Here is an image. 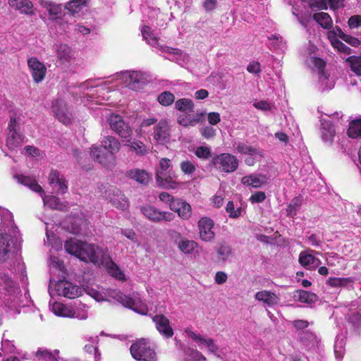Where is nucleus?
I'll return each mask as SVG.
<instances>
[{
	"instance_id": "nucleus-1",
	"label": "nucleus",
	"mask_w": 361,
	"mask_h": 361,
	"mask_svg": "<svg viewBox=\"0 0 361 361\" xmlns=\"http://www.w3.org/2000/svg\"><path fill=\"white\" fill-rule=\"evenodd\" d=\"M171 167V161L169 159L161 158L159 160V166L155 171V180L159 187L174 190L180 186V183L174 180L176 175Z\"/></svg>"
},
{
	"instance_id": "nucleus-2",
	"label": "nucleus",
	"mask_w": 361,
	"mask_h": 361,
	"mask_svg": "<svg viewBox=\"0 0 361 361\" xmlns=\"http://www.w3.org/2000/svg\"><path fill=\"white\" fill-rule=\"evenodd\" d=\"M238 162L235 156L229 153H222L213 157L210 165L220 171L232 173L238 169Z\"/></svg>"
},
{
	"instance_id": "nucleus-3",
	"label": "nucleus",
	"mask_w": 361,
	"mask_h": 361,
	"mask_svg": "<svg viewBox=\"0 0 361 361\" xmlns=\"http://www.w3.org/2000/svg\"><path fill=\"white\" fill-rule=\"evenodd\" d=\"M107 121L110 128L114 132L122 139L126 140L128 142H130L133 135L132 128L128 123L125 122L121 115L111 114L109 116Z\"/></svg>"
},
{
	"instance_id": "nucleus-4",
	"label": "nucleus",
	"mask_w": 361,
	"mask_h": 361,
	"mask_svg": "<svg viewBox=\"0 0 361 361\" xmlns=\"http://www.w3.org/2000/svg\"><path fill=\"white\" fill-rule=\"evenodd\" d=\"M133 357L140 361H156V353L146 343L140 341L130 346Z\"/></svg>"
},
{
	"instance_id": "nucleus-5",
	"label": "nucleus",
	"mask_w": 361,
	"mask_h": 361,
	"mask_svg": "<svg viewBox=\"0 0 361 361\" xmlns=\"http://www.w3.org/2000/svg\"><path fill=\"white\" fill-rule=\"evenodd\" d=\"M90 154L93 160L106 168H111L116 164V156L100 145H93L90 147Z\"/></svg>"
},
{
	"instance_id": "nucleus-6",
	"label": "nucleus",
	"mask_w": 361,
	"mask_h": 361,
	"mask_svg": "<svg viewBox=\"0 0 361 361\" xmlns=\"http://www.w3.org/2000/svg\"><path fill=\"white\" fill-rule=\"evenodd\" d=\"M56 293L70 299L76 298L82 293V289L66 280H60L55 285Z\"/></svg>"
},
{
	"instance_id": "nucleus-7",
	"label": "nucleus",
	"mask_w": 361,
	"mask_h": 361,
	"mask_svg": "<svg viewBox=\"0 0 361 361\" xmlns=\"http://www.w3.org/2000/svg\"><path fill=\"white\" fill-rule=\"evenodd\" d=\"M52 111L59 122L66 126L71 123L72 114L68 109L63 99H57L54 101L52 103Z\"/></svg>"
},
{
	"instance_id": "nucleus-8",
	"label": "nucleus",
	"mask_w": 361,
	"mask_h": 361,
	"mask_svg": "<svg viewBox=\"0 0 361 361\" xmlns=\"http://www.w3.org/2000/svg\"><path fill=\"white\" fill-rule=\"evenodd\" d=\"M199 235L202 240L210 242L214 239V221L207 216L202 217L197 222Z\"/></svg>"
},
{
	"instance_id": "nucleus-9",
	"label": "nucleus",
	"mask_w": 361,
	"mask_h": 361,
	"mask_svg": "<svg viewBox=\"0 0 361 361\" xmlns=\"http://www.w3.org/2000/svg\"><path fill=\"white\" fill-rule=\"evenodd\" d=\"M13 245V240L10 235L0 233V263H4L11 257Z\"/></svg>"
},
{
	"instance_id": "nucleus-10",
	"label": "nucleus",
	"mask_w": 361,
	"mask_h": 361,
	"mask_svg": "<svg viewBox=\"0 0 361 361\" xmlns=\"http://www.w3.org/2000/svg\"><path fill=\"white\" fill-rule=\"evenodd\" d=\"M98 246L82 242L78 258L83 262H90L94 264L98 262V255L97 252Z\"/></svg>"
},
{
	"instance_id": "nucleus-11",
	"label": "nucleus",
	"mask_w": 361,
	"mask_h": 361,
	"mask_svg": "<svg viewBox=\"0 0 361 361\" xmlns=\"http://www.w3.org/2000/svg\"><path fill=\"white\" fill-rule=\"evenodd\" d=\"M157 330L165 338H169L173 336V330L170 326L169 319L164 314H156L152 317Z\"/></svg>"
},
{
	"instance_id": "nucleus-12",
	"label": "nucleus",
	"mask_w": 361,
	"mask_h": 361,
	"mask_svg": "<svg viewBox=\"0 0 361 361\" xmlns=\"http://www.w3.org/2000/svg\"><path fill=\"white\" fill-rule=\"evenodd\" d=\"M170 209L178 214L183 220H188L192 216V208L189 203L181 198H176L170 204Z\"/></svg>"
},
{
	"instance_id": "nucleus-13",
	"label": "nucleus",
	"mask_w": 361,
	"mask_h": 361,
	"mask_svg": "<svg viewBox=\"0 0 361 361\" xmlns=\"http://www.w3.org/2000/svg\"><path fill=\"white\" fill-rule=\"evenodd\" d=\"M27 66L35 82H39L44 80L47 73V68L44 63H41L37 58L32 57L27 60Z\"/></svg>"
},
{
	"instance_id": "nucleus-14",
	"label": "nucleus",
	"mask_w": 361,
	"mask_h": 361,
	"mask_svg": "<svg viewBox=\"0 0 361 361\" xmlns=\"http://www.w3.org/2000/svg\"><path fill=\"white\" fill-rule=\"evenodd\" d=\"M153 138L159 144L167 142L170 137V128L166 120H161L154 127Z\"/></svg>"
},
{
	"instance_id": "nucleus-15",
	"label": "nucleus",
	"mask_w": 361,
	"mask_h": 361,
	"mask_svg": "<svg viewBox=\"0 0 361 361\" xmlns=\"http://www.w3.org/2000/svg\"><path fill=\"white\" fill-rule=\"evenodd\" d=\"M114 298L121 304H122L124 307H128L136 312H138L142 314H145L147 310L146 306H142V307H138V302H137L133 298L123 294L121 292L116 293Z\"/></svg>"
},
{
	"instance_id": "nucleus-16",
	"label": "nucleus",
	"mask_w": 361,
	"mask_h": 361,
	"mask_svg": "<svg viewBox=\"0 0 361 361\" xmlns=\"http://www.w3.org/2000/svg\"><path fill=\"white\" fill-rule=\"evenodd\" d=\"M9 6L22 14L34 16L35 11L30 0H8Z\"/></svg>"
},
{
	"instance_id": "nucleus-17",
	"label": "nucleus",
	"mask_w": 361,
	"mask_h": 361,
	"mask_svg": "<svg viewBox=\"0 0 361 361\" xmlns=\"http://www.w3.org/2000/svg\"><path fill=\"white\" fill-rule=\"evenodd\" d=\"M14 178L18 183L27 186L31 190L35 192H38L41 197H43L45 194L42 188L38 184L37 180L32 176H27L23 174L14 175Z\"/></svg>"
},
{
	"instance_id": "nucleus-18",
	"label": "nucleus",
	"mask_w": 361,
	"mask_h": 361,
	"mask_svg": "<svg viewBox=\"0 0 361 361\" xmlns=\"http://www.w3.org/2000/svg\"><path fill=\"white\" fill-rule=\"evenodd\" d=\"M49 183L51 185L57 187V192L60 194H65L68 190L66 180L63 175L57 170H51L48 178Z\"/></svg>"
},
{
	"instance_id": "nucleus-19",
	"label": "nucleus",
	"mask_w": 361,
	"mask_h": 361,
	"mask_svg": "<svg viewBox=\"0 0 361 361\" xmlns=\"http://www.w3.org/2000/svg\"><path fill=\"white\" fill-rule=\"evenodd\" d=\"M233 147L235 151L240 154L263 157V154L259 149L249 145L247 142H235L233 144Z\"/></svg>"
},
{
	"instance_id": "nucleus-20",
	"label": "nucleus",
	"mask_w": 361,
	"mask_h": 361,
	"mask_svg": "<svg viewBox=\"0 0 361 361\" xmlns=\"http://www.w3.org/2000/svg\"><path fill=\"white\" fill-rule=\"evenodd\" d=\"M267 177L264 174H250L241 178L243 185L251 186L255 188H260L267 183Z\"/></svg>"
},
{
	"instance_id": "nucleus-21",
	"label": "nucleus",
	"mask_w": 361,
	"mask_h": 361,
	"mask_svg": "<svg viewBox=\"0 0 361 361\" xmlns=\"http://www.w3.org/2000/svg\"><path fill=\"white\" fill-rule=\"evenodd\" d=\"M128 87L132 90L142 89L145 85V80L142 74L137 71L129 72L128 73Z\"/></svg>"
},
{
	"instance_id": "nucleus-22",
	"label": "nucleus",
	"mask_w": 361,
	"mask_h": 361,
	"mask_svg": "<svg viewBox=\"0 0 361 361\" xmlns=\"http://www.w3.org/2000/svg\"><path fill=\"white\" fill-rule=\"evenodd\" d=\"M100 146L105 148L106 150H108L113 155L118 152L121 149L120 142L112 135L104 136L101 140Z\"/></svg>"
},
{
	"instance_id": "nucleus-23",
	"label": "nucleus",
	"mask_w": 361,
	"mask_h": 361,
	"mask_svg": "<svg viewBox=\"0 0 361 361\" xmlns=\"http://www.w3.org/2000/svg\"><path fill=\"white\" fill-rule=\"evenodd\" d=\"M320 134L323 142L328 145L332 144L336 135L334 126L331 122L322 123Z\"/></svg>"
},
{
	"instance_id": "nucleus-24",
	"label": "nucleus",
	"mask_w": 361,
	"mask_h": 361,
	"mask_svg": "<svg viewBox=\"0 0 361 361\" xmlns=\"http://www.w3.org/2000/svg\"><path fill=\"white\" fill-rule=\"evenodd\" d=\"M255 299L266 303L269 307L278 304L279 301V298L274 293L269 290L258 291L255 294Z\"/></svg>"
},
{
	"instance_id": "nucleus-25",
	"label": "nucleus",
	"mask_w": 361,
	"mask_h": 361,
	"mask_svg": "<svg viewBox=\"0 0 361 361\" xmlns=\"http://www.w3.org/2000/svg\"><path fill=\"white\" fill-rule=\"evenodd\" d=\"M127 173L130 178L143 185H147L150 180V176L145 170L135 169L128 171Z\"/></svg>"
},
{
	"instance_id": "nucleus-26",
	"label": "nucleus",
	"mask_w": 361,
	"mask_h": 361,
	"mask_svg": "<svg viewBox=\"0 0 361 361\" xmlns=\"http://www.w3.org/2000/svg\"><path fill=\"white\" fill-rule=\"evenodd\" d=\"M23 142V137L18 131L8 133L6 138V146L10 150H16L20 147Z\"/></svg>"
},
{
	"instance_id": "nucleus-27",
	"label": "nucleus",
	"mask_w": 361,
	"mask_h": 361,
	"mask_svg": "<svg viewBox=\"0 0 361 361\" xmlns=\"http://www.w3.org/2000/svg\"><path fill=\"white\" fill-rule=\"evenodd\" d=\"M143 215L153 222H160L161 212L157 208L147 205L141 207Z\"/></svg>"
},
{
	"instance_id": "nucleus-28",
	"label": "nucleus",
	"mask_w": 361,
	"mask_h": 361,
	"mask_svg": "<svg viewBox=\"0 0 361 361\" xmlns=\"http://www.w3.org/2000/svg\"><path fill=\"white\" fill-rule=\"evenodd\" d=\"M299 262L302 267L312 269L317 267L320 261L312 255L301 252L299 256Z\"/></svg>"
},
{
	"instance_id": "nucleus-29",
	"label": "nucleus",
	"mask_w": 361,
	"mask_h": 361,
	"mask_svg": "<svg viewBox=\"0 0 361 361\" xmlns=\"http://www.w3.org/2000/svg\"><path fill=\"white\" fill-rule=\"evenodd\" d=\"M312 18L324 29H330L333 25V20L327 13H315L313 14Z\"/></svg>"
},
{
	"instance_id": "nucleus-30",
	"label": "nucleus",
	"mask_w": 361,
	"mask_h": 361,
	"mask_svg": "<svg viewBox=\"0 0 361 361\" xmlns=\"http://www.w3.org/2000/svg\"><path fill=\"white\" fill-rule=\"evenodd\" d=\"M56 51L57 58L62 64L69 62L72 59L71 49L67 44H61Z\"/></svg>"
},
{
	"instance_id": "nucleus-31",
	"label": "nucleus",
	"mask_w": 361,
	"mask_h": 361,
	"mask_svg": "<svg viewBox=\"0 0 361 361\" xmlns=\"http://www.w3.org/2000/svg\"><path fill=\"white\" fill-rule=\"evenodd\" d=\"M82 243V241L81 240H78L71 238L66 240L64 243V249L68 253L78 257Z\"/></svg>"
},
{
	"instance_id": "nucleus-32",
	"label": "nucleus",
	"mask_w": 361,
	"mask_h": 361,
	"mask_svg": "<svg viewBox=\"0 0 361 361\" xmlns=\"http://www.w3.org/2000/svg\"><path fill=\"white\" fill-rule=\"evenodd\" d=\"M347 134L351 138H361V118L354 119L349 123Z\"/></svg>"
},
{
	"instance_id": "nucleus-33",
	"label": "nucleus",
	"mask_w": 361,
	"mask_h": 361,
	"mask_svg": "<svg viewBox=\"0 0 361 361\" xmlns=\"http://www.w3.org/2000/svg\"><path fill=\"white\" fill-rule=\"evenodd\" d=\"M143 38L146 42L152 47L159 46V39L154 35L152 29L147 25H143L141 29Z\"/></svg>"
},
{
	"instance_id": "nucleus-34",
	"label": "nucleus",
	"mask_w": 361,
	"mask_h": 361,
	"mask_svg": "<svg viewBox=\"0 0 361 361\" xmlns=\"http://www.w3.org/2000/svg\"><path fill=\"white\" fill-rule=\"evenodd\" d=\"M176 108L182 112L194 113V103L188 98L178 99L175 103Z\"/></svg>"
},
{
	"instance_id": "nucleus-35",
	"label": "nucleus",
	"mask_w": 361,
	"mask_h": 361,
	"mask_svg": "<svg viewBox=\"0 0 361 361\" xmlns=\"http://www.w3.org/2000/svg\"><path fill=\"white\" fill-rule=\"evenodd\" d=\"M97 252H99V253L97 255L98 256V262L97 264H100L107 268L111 263L114 262L106 249H103L98 246Z\"/></svg>"
},
{
	"instance_id": "nucleus-36",
	"label": "nucleus",
	"mask_w": 361,
	"mask_h": 361,
	"mask_svg": "<svg viewBox=\"0 0 361 361\" xmlns=\"http://www.w3.org/2000/svg\"><path fill=\"white\" fill-rule=\"evenodd\" d=\"M106 269L109 274L112 277L115 278L116 279L121 281H126L124 272L118 267V266L115 262L111 263V265Z\"/></svg>"
},
{
	"instance_id": "nucleus-37",
	"label": "nucleus",
	"mask_w": 361,
	"mask_h": 361,
	"mask_svg": "<svg viewBox=\"0 0 361 361\" xmlns=\"http://www.w3.org/2000/svg\"><path fill=\"white\" fill-rule=\"evenodd\" d=\"M346 62L349 63L353 73L357 75H361V56H350L346 59Z\"/></svg>"
},
{
	"instance_id": "nucleus-38",
	"label": "nucleus",
	"mask_w": 361,
	"mask_h": 361,
	"mask_svg": "<svg viewBox=\"0 0 361 361\" xmlns=\"http://www.w3.org/2000/svg\"><path fill=\"white\" fill-rule=\"evenodd\" d=\"M353 280L350 277L348 278H337L331 277L327 281L326 283L332 288L345 287L351 283Z\"/></svg>"
},
{
	"instance_id": "nucleus-39",
	"label": "nucleus",
	"mask_w": 361,
	"mask_h": 361,
	"mask_svg": "<svg viewBox=\"0 0 361 361\" xmlns=\"http://www.w3.org/2000/svg\"><path fill=\"white\" fill-rule=\"evenodd\" d=\"M298 300L304 303L312 304L317 301V296L316 294L303 290H299Z\"/></svg>"
},
{
	"instance_id": "nucleus-40",
	"label": "nucleus",
	"mask_w": 361,
	"mask_h": 361,
	"mask_svg": "<svg viewBox=\"0 0 361 361\" xmlns=\"http://www.w3.org/2000/svg\"><path fill=\"white\" fill-rule=\"evenodd\" d=\"M218 258L221 262H226L232 254L231 247L225 244H221L216 247Z\"/></svg>"
},
{
	"instance_id": "nucleus-41",
	"label": "nucleus",
	"mask_w": 361,
	"mask_h": 361,
	"mask_svg": "<svg viewBox=\"0 0 361 361\" xmlns=\"http://www.w3.org/2000/svg\"><path fill=\"white\" fill-rule=\"evenodd\" d=\"M157 100L161 105L168 106L174 102L175 96L171 92L165 91L158 96Z\"/></svg>"
},
{
	"instance_id": "nucleus-42",
	"label": "nucleus",
	"mask_w": 361,
	"mask_h": 361,
	"mask_svg": "<svg viewBox=\"0 0 361 361\" xmlns=\"http://www.w3.org/2000/svg\"><path fill=\"white\" fill-rule=\"evenodd\" d=\"M42 6L48 11L50 16L57 17L62 11L61 5L52 1H46L42 4Z\"/></svg>"
},
{
	"instance_id": "nucleus-43",
	"label": "nucleus",
	"mask_w": 361,
	"mask_h": 361,
	"mask_svg": "<svg viewBox=\"0 0 361 361\" xmlns=\"http://www.w3.org/2000/svg\"><path fill=\"white\" fill-rule=\"evenodd\" d=\"M338 37L345 42L353 47H358L360 45L361 42L357 38L344 33L340 28L338 29Z\"/></svg>"
},
{
	"instance_id": "nucleus-44",
	"label": "nucleus",
	"mask_w": 361,
	"mask_h": 361,
	"mask_svg": "<svg viewBox=\"0 0 361 361\" xmlns=\"http://www.w3.org/2000/svg\"><path fill=\"white\" fill-rule=\"evenodd\" d=\"M226 211L228 214L230 218L236 219L241 216L243 209L241 207L235 209L233 202L229 201L226 204Z\"/></svg>"
},
{
	"instance_id": "nucleus-45",
	"label": "nucleus",
	"mask_w": 361,
	"mask_h": 361,
	"mask_svg": "<svg viewBox=\"0 0 361 361\" xmlns=\"http://www.w3.org/2000/svg\"><path fill=\"white\" fill-rule=\"evenodd\" d=\"M197 166L194 161L188 160L183 161L180 164L181 171L186 175L193 173L196 171Z\"/></svg>"
},
{
	"instance_id": "nucleus-46",
	"label": "nucleus",
	"mask_w": 361,
	"mask_h": 361,
	"mask_svg": "<svg viewBox=\"0 0 361 361\" xmlns=\"http://www.w3.org/2000/svg\"><path fill=\"white\" fill-rule=\"evenodd\" d=\"M197 245V243L194 240H185L179 243L178 247L185 253H191Z\"/></svg>"
},
{
	"instance_id": "nucleus-47",
	"label": "nucleus",
	"mask_w": 361,
	"mask_h": 361,
	"mask_svg": "<svg viewBox=\"0 0 361 361\" xmlns=\"http://www.w3.org/2000/svg\"><path fill=\"white\" fill-rule=\"evenodd\" d=\"M52 310L54 312V314L57 316L69 317V314L68 313L69 312V310L65 305L62 303L55 302L52 305Z\"/></svg>"
},
{
	"instance_id": "nucleus-48",
	"label": "nucleus",
	"mask_w": 361,
	"mask_h": 361,
	"mask_svg": "<svg viewBox=\"0 0 361 361\" xmlns=\"http://www.w3.org/2000/svg\"><path fill=\"white\" fill-rule=\"evenodd\" d=\"M195 154L198 158L202 159H208L212 157L210 148L206 146L197 147L195 150Z\"/></svg>"
},
{
	"instance_id": "nucleus-49",
	"label": "nucleus",
	"mask_w": 361,
	"mask_h": 361,
	"mask_svg": "<svg viewBox=\"0 0 361 361\" xmlns=\"http://www.w3.org/2000/svg\"><path fill=\"white\" fill-rule=\"evenodd\" d=\"M47 204L54 209L63 210L66 208V204L61 202L59 197L56 196H50L47 200Z\"/></svg>"
},
{
	"instance_id": "nucleus-50",
	"label": "nucleus",
	"mask_w": 361,
	"mask_h": 361,
	"mask_svg": "<svg viewBox=\"0 0 361 361\" xmlns=\"http://www.w3.org/2000/svg\"><path fill=\"white\" fill-rule=\"evenodd\" d=\"M332 46L336 49L338 51L343 52L345 54H351L352 49L346 46L344 43H343L338 39H334L331 40Z\"/></svg>"
},
{
	"instance_id": "nucleus-51",
	"label": "nucleus",
	"mask_w": 361,
	"mask_h": 361,
	"mask_svg": "<svg viewBox=\"0 0 361 361\" xmlns=\"http://www.w3.org/2000/svg\"><path fill=\"white\" fill-rule=\"evenodd\" d=\"M128 145L133 148L137 154H145L147 153L145 145L140 141L133 142Z\"/></svg>"
},
{
	"instance_id": "nucleus-52",
	"label": "nucleus",
	"mask_w": 361,
	"mask_h": 361,
	"mask_svg": "<svg viewBox=\"0 0 361 361\" xmlns=\"http://www.w3.org/2000/svg\"><path fill=\"white\" fill-rule=\"evenodd\" d=\"M266 199V194L262 191H257L253 193L250 197V201L252 203H261Z\"/></svg>"
},
{
	"instance_id": "nucleus-53",
	"label": "nucleus",
	"mask_w": 361,
	"mask_h": 361,
	"mask_svg": "<svg viewBox=\"0 0 361 361\" xmlns=\"http://www.w3.org/2000/svg\"><path fill=\"white\" fill-rule=\"evenodd\" d=\"M308 243L314 247L320 246L322 238L317 233H312L310 236L307 237Z\"/></svg>"
},
{
	"instance_id": "nucleus-54",
	"label": "nucleus",
	"mask_w": 361,
	"mask_h": 361,
	"mask_svg": "<svg viewBox=\"0 0 361 361\" xmlns=\"http://www.w3.org/2000/svg\"><path fill=\"white\" fill-rule=\"evenodd\" d=\"M36 355L39 359H44L45 360L51 361L55 360L54 355L48 350H39L37 352Z\"/></svg>"
},
{
	"instance_id": "nucleus-55",
	"label": "nucleus",
	"mask_w": 361,
	"mask_h": 361,
	"mask_svg": "<svg viewBox=\"0 0 361 361\" xmlns=\"http://www.w3.org/2000/svg\"><path fill=\"white\" fill-rule=\"evenodd\" d=\"M312 63L315 68H317L320 74H323L324 69L326 68V62L321 58L319 57H313Z\"/></svg>"
},
{
	"instance_id": "nucleus-56",
	"label": "nucleus",
	"mask_w": 361,
	"mask_h": 361,
	"mask_svg": "<svg viewBox=\"0 0 361 361\" xmlns=\"http://www.w3.org/2000/svg\"><path fill=\"white\" fill-rule=\"evenodd\" d=\"M66 8L71 13V15L78 13L81 9L80 5L78 4L77 1L74 0L68 2Z\"/></svg>"
},
{
	"instance_id": "nucleus-57",
	"label": "nucleus",
	"mask_w": 361,
	"mask_h": 361,
	"mask_svg": "<svg viewBox=\"0 0 361 361\" xmlns=\"http://www.w3.org/2000/svg\"><path fill=\"white\" fill-rule=\"evenodd\" d=\"M159 198L160 201L167 203L169 207L170 204L176 200V198L166 192H161L159 195Z\"/></svg>"
},
{
	"instance_id": "nucleus-58",
	"label": "nucleus",
	"mask_w": 361,
	"mask_h": 361,
	"mask_svg": "<svg viewBox=\"0 0 361 361\" xmlns=\"http://www.w3.org/2000/svg\"><path fill=\"white\" fill-rule=\"evenodd\" d=\"M350 27L355 28L361 26V16L356 15L351 16L348 20Z\"/></svg>"
},
{
	"instance_id": "nucleus-59",
	"label": "nucleus",
	"mask_w": 361,
	"mask_h": 361,
	"mask_svg": "<svg viewBox=\"0 0 361 361\" xmlns=\"http://www.w3.org/2000/svg\"><path fill=\"white\" fill-rule=\"evenodd\" d=\"M328 0H318L313 2L310 7L312 8H317L319 10H326L328 8Z\"/></svg>"
},
{
	"instance_id": "nucleus-60",
	"label": "nucleus",
	"mask_w": 361,
	"mask_h": 361,
	"mask_svg": "<svg viewBox=\"0 0 361 361\" xmlns=\"http://www.w3.org/2000/svg\"><path fill=\"white\" fill-rule=\"evenodd\" d=\"M301 197H294L289 205L288 206L287 211L289 212H291L293 209L296 210L301 204Z\"/></svg>"
},
{
	"instance_id": "nucleus-61",
	"label": "nucleus",
	"mask_w": 361,
	"mask_h": 361,
	"mask_svg": "<svg viewBox=\"0 0 361 361\" xmlns=\"http://www.w3.org/2000/svg\"><path fill=\"white\" fill-rule=\"evenodd\" d=\"M221 121L220 114L217 112H210L208 114V121L211 125H216Z\"/></svg>"
},
{
	"instance_id": "nucleus-62",
	"label": "nucleus",
	"mask_w": 361,
	"mask_h": 361,
	"mask_svg": "<svg viewBox=\"0 0 361 361\" xmlns=\"http://www.w3.org/2000/svg\"><path fill=\"white\" fill-rule=\"evenodd\" d=\"M247 71L252 73H259L261 72L260 63L257 61H254L250 63L247 67Z\"/></svg>"
},
{
	"instance_id": "nucleus-63",
	"label": "nucleus",
	"mask_w": 361,
	"mask_h": 361,
	"mask_svg": "<svg viewBox=\"0 0 361 361\" xmlns=\"http://www.w3.org/2000/svg\"><path fill=\"white\" fill-rule=\"evenodd\" d=\"M227 280V275L224 271H217L215 275V282L219 284L224 283Z\"/></svg>"
},
{
	"instance_id": "nucleus-64",
	"label": "nucleus",
	"mask_w": 361,
	"mask_h": 361,
	"mask_svg": "<svg viewBox=\"0 0 361 361\" xmlns=\"http://www.w3.org/2000/svg\"><path fill=\"white\" fill-rule=\"evenodd\" d=\"M217 5L216 0H205L203 3V7L207 11H212Z\"/></svg>"
}]
</instances>
